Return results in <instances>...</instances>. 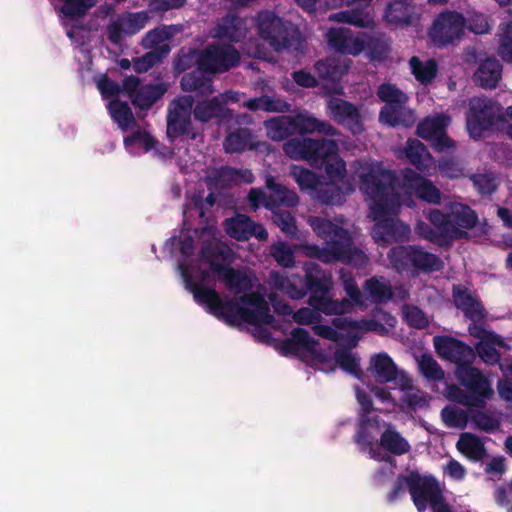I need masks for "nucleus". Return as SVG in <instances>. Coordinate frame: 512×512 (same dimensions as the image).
<instances>
[{
	"instance_id": "obj_60",
	"label": "nucleus",
	"mask_w": 512,
	"mask_h": 512,
	"mask_svg": "<svg viewBox=\"0 0 512 512\" xmlns=\"http://www.w3.org/2000/svg\"><path fill=\"white\" fill-rule=\"evenodd\" d=\"M414 192L416 197L424 202L434 205L441 203L442 193L429 179L419 183Z\"/></svg>"
},
{
	"instance_id": "obj_37",
	"label": "nucleus",
	"mask_w": 512,
	"mask_h": 512,
	"mask_svg": "<svg viewBox=\"0 0 512 512\" xmlns=\"http://www.w3.org/2000/svg\"><path fill=\"white\" fill-rule=\"evenodd\" d=\"M370 370L378 383L385 384L396 380L398 369L387 353H379L371 358Z\"/></svg>"
},
{
	"instance_id": "obj_13",
	"label": "nucleus",
	"mask_w": 512,
	"mask_h": 512,
	"mask_svg": "<svg viewBox=\"0 0 512 512\" xmlns=\"http://www.w3.org/2000/svg\"><path fill=\"white\" fill-rule=\"evenodd\" d=\"M433 344L438 356L454 363L456 368L473 364L476 359L474 348L455 337L448 335L435 336Z\"/></svg>"
},
{
	"instance_id": "obj_16",
	"label": "nucleus",
	"mask_w": 512,
	"mask_h": 512,
	"mask_svg": "<svg viewBox=\"0 0 512 512\" xmlns=\"http://www.w3.org/2000/svg\"><path fill=\"white\" fill-rule=\"evenodd\" d=\"M305 256L320 260L324 263L343 262L346 264L362 263L365 254L362 250L349 251L333 244H326L325 247H319L316 244H305L302 246Z\"/></svg>"
},
{
	"instance_id": "obj_14",
	"label": "nucleus",
	"mask_w": 512,
	"mask_h": 512,
	"mask_svg": "<svg viewBox=\"0 0 512 512\" xmlns=\"http://www.w3.org/2000/svg\"><path fill=\"white\" fill-rule=\"evenodd\" d=\"M400 205L401 203L395 204L381 215L370 211V217L375 221L372 229L375 239L389 243L397 241L409 232V226L395 217L399 212Z\"/></svg>"
},
{
	"instance_id": "obj_29",
	"label": "nucleus",
	"mask_w": 512,
	"mask_h": 512,
	"mask_svg": "<svg viewBox=\"0 0 512 512\" xmlns=\"http://www.w3.org/2000/svg\"><path fill=\"white\" fill-rule=\"evenodd\" d=\"M181 89L185 92H195L197 95L207 96L213 93V81L208 71L202 70L198 65L196 69L184 74L180 81Z\"/></svg>"
},
{
	"instance_id": "obj_42",
	"label": "nucleus",
	"mask_w": 512,
	"mask_h": 512,
	"mask_svg": "<svg viewBox=\"0 0 512 512\" xmlns=\"http://www.w3.org/2000/svg\"><path fill=\"white\" fill-rule=\"evenodd\" d=\"M363 290L367 298L375 304L385 303L393 297L392 287L383 277L367 279Z\"/></svg>"
},
{
	"instance_id": "obj_25",
	"label": "nucleus",
	"mask_w": 512,
	"mask_h": 512,
	"mask_svg": "<svg viewBox=\"0 0 512 512\" xmlns=\"http://www.w3.org/2000/svg\"><path fill=\"white\" fill-rule=\"evenodd\" d=\"M385 20L389 24L407 27L419 21V14L412 0H392L385 9Z\"/></svg>"
},
{
	"instance_id": "obj_3",
	"label": "nucleus",
	"mask_w": 512,
	"mask_h": 512,
	"mask_svg": "<svg viewBox=\"0 0 512 512\" xmlns=\"http://www.w3.org/2000/svg\"><path fill=\"white\" fill-rule=\"evenodd\" d=\"M255 26L260 38L274 51H303V39L298 27L277 16L273 11H259L255 17Z\"/></svg>"
},
{
	"instance_id": "obj_27",
	"label": "nucleus",
	"mask_w": 512,
	"mask_h": 512,
	"mask_svg": "<svg viewBox=\"0 0 512 512\" xmlns=\"http://www.w3.org/2000/svg\"><path fill=\"white\" fill-rule=\"evenodd\" d=\"M192 112L195 120L202 123H208L213 119L230 120L233 116L232 110L217 97L197 102Z\"/></svg>"
},
{
	"instance_id": "obj_64",
	"label": "nucleus",
	"mask_w": 512,
	"mask_h": 512,
	"mask_svg": "<svg viewBox=\"0 0 512 512\" xmlns=\"http://www.w3.org/2000/svg\"><path fill=\"white\" fill-rule=\"evenodd\" d=\"M498 53L504 61L512 63V20L502 29Z\"/></svg>"
},
{
	"instance_id": "obj_23",
	"label": "nucleus",
	"mask_w": 512,
	"mask_h": 512,
	"mask_svg": "<svg viewBox=\"0 0 512 512\" xmlns=\"http://www.w3.org/2000/svg\"><path fill=\"white\" fill-rule=\"evenodd\" d=\"M303 115H280L264 121L267 137L273 141H282L295 134L303 135Z\"/></svg>"
},
{
	"instance_id": "obj_9",
	"label": "nucleus",
	"mask_w": 512,
	"mask_h": 512,
	"mask_svg": "<svg viewBox=\"0 0 512 512\" xmlns=\"http://www.w3.org/2000/svg\"><path fill=\"white\" fill-rule=\"evenodd\" d=\"M240 61L241 54L232 44L211 43L200 50L196 65L209 75H217L238 67Z\"/></svg>"
},
{
	"instance_id": "obj_36",
	"label": "nucleus",
	"mask_w": 512,
	"mask_h": 512,
	"mask_svg": "<svg viewBox=\"0 0 512 512\" xmlns=\"http://www.w3.org/2000/svg\"><path fill=\"white\" fill-rule=\"evenodd\" d=\"M496 346L501 348H509L508 344L503 340L500 335H496V339H488L486 341H479L475 345L476 356L478 355L480 359L487 365H496L499 366L503 363H511L512 361L501 360L500 352L496 349Z\"/></svg>"
},
{
	"instance_id": "obj_48",
	"label": "nucleus",
	"mask_w": 512,
	"mask_h": 512,
	"mask_svg": "<svg viewBox=\"0 0 512 512\" xmlns=\"http://www.w3.org/2000/svg\"><path fill=\"white\" fill-rule=\"evenodd\" d=\"M332 325L339 330H346L349 334L352 331H378L384 329L383 325L374 319L354 320L349 317H335Z\"/></svg>"
},
{
	"instance_id": "obj_57",
	"label": "nucleus",
	"mask_w": 512,
	"mask_h": 512,
	"mask_svg": "<svg viewBox=\"0 0 512 512\" xmlns=\"http://www.w3.org/2000/svg\"><path fill=\"white\" fill-rule=\"evenodd\" d=\"M377 96L385 105L389 104H405L408 96L400 90L396 85L391 83H383L378 87Z\"/></svg>"
},
{
	"instance_id": "obj_34",
	"label": "nucleus",
	"mask_w": 512,
	"mask_h": 512,
	"mask_svg": "<svg viewBox=\"0 0 512 512\" xmlns=\"http://www.w3.org/2000/svg\"><path fill=\"white\" fill-rule=\"evenodd\" d=\"M247 34L246 22L238 15H227L217 26L216 36L233 43H238L245 39Z\"/></svg>"
},
{
	"instance_id": "obj_12",
	"label": "nucleus",
	"mask_w": 512,
	"mask_h": 512,
	"mask_svg": "<svg viewBox=\"0 0 512 512\" xmlns=\"http://www.w3.org/2000/svg\"><path fill=\"white\" fill-rule=\"evenodd\" d=\"M194 100L191 96H183L171 102L167 114V137L174 142L181 136L195 140L198 133L193 130L191 114Z\"/></svg>"
},
{
	"instance_id": "obj_20",
	"label": "nucleus",
	"mask_w": 512,
	"mask_h": 512,
	"mask_svg": "<svg viewBox=\"0 0 512 512\" xmlns=\"http://www.w3.org/2000/svg\"><path fill=\"white\" fill-rule=\"evenodd\" d=\"M147 21L146 12H127L118 16L107 26V38L112 44H119L124 36H132L141 31Z\"/></svg>"
},
{
	"instance_id": "obj_6",
	"label": "nucleus",
	"mask_w": 512,
	"mask_h": 512,
	"mask_svg": "<svg viewBox=\"0 0 512 512\" xmlns=\"http://www.w3.org/2000/svg\"><path fill=\"white\" fill-rule=\"evenodd\" d=\"M392 267L399 273L413 274L438 272L443 269L442 259L416 245L392 247L388 253Z\"/></svg>"
},
{
	"instance_id": "obj_17",
	"label": "nucleus",
	"mask_w": 512,
	"mask_h": 512,
	"mask_svg": "<svg viewBox=\"0 0 512 512\" xmlns=\"http://www.w3.org/2000/svg\"><path fill=\"white\" fill-rule=\"evenodd\" d=\"M308 224L326 244H333L349 251L360 250L353 246V240L348 230L331 220L319 216H310Z\"/></svg>"
},
{
	"instance_id": "obj_46",
	"label": "nucleus",
	"mask_w": 512,
	"mask_h": 512,
	"mask_svg": "<svg viewBox=\"0 0 512 512\" xmlns=\"http://www.w3.org/2000/svg\"><path fill=\"white\" fill-rule=\"evenodd\" d=\"M174 29L172 26L161 25L150 31H148L142 39V46L144 48H155L162 44L160 51L164 54H168L170 48L167 44H163L165 41L170 40L173 37Z\"/></svg>"
},
{
	"instance_id": "obj_61",
	"label": "nucleus",
	"mask_w": 512,
	"mask_h": 512,
	"mask_svg": "<svg viewBox=\"0 0 512 512\" xmlns=\"http://www.w3.org/2000/svg\"><path fill=\"white\" fill-rule=\"evenodd\" d=\"M334 356L336 363L341 369L355 376L360 374L359 359L348 349H338Z\"/></svg>"
},
{
	"instance_id": "obj_1",
	"label": "nucleus",
	"mask_w": 512,
	"mask_h": 512,
	"mask_svg": "<svg viewBox=\"0 0 512 512\" xmlns=\"http://www.w3.org/2000/svg\"><path fill=\"white\" fill-rule=\"evenodd\" d=\"M183 274L186 287L193 293L195 301L205 305L209 313L227 324L247 323L257 326L274 322V316L264 296L257 291H252L253 278L247 271L228 266L218 274L226 289L235 295V297L223 298L214 288L193 283L187 269Z\"/></svg>"
},
{
	"instance_id": "obj_51",
	"label": "nucleus",
	"mask_w": 512,
	"mask_h": 512,
	"mask_svg": "<svg viewBox=\"0 0 512 512\" xmlns=\"http://www.w3.org/2000/svg\"><path fill=\"white\" fill-rule=\"evenodd\" d=\"M365 50L368 51L371 59L382 60L387 56L390 50L389 39H387L384 34L373 36L365 34Z\"/></svg>"
},
{
	"instance_id": "obj_47",
	"label": "nucleus",
	"mask_w": 512,
	"mask_h": 512,
	"mask_svg": "<svg viewBox=\"0 0 512 512\" xmlns=\"http://www.w3.org/2000/svg\"><path fill=\"white\" fill-rule=\"evenodd\" d=\"M409 65L412 74L421 84H430L437 75L438 65L434 59L423 62L417 56H413L409 60Z\"/></svg>"
},
{
	"instance_id": "obj_2",
	"label": "nucleus",
	"mask_w": 512,
	"mask_h": 512,
	"mask_svg": "<svg viewBox=\"0 0 512 512\" xmlns=\"http://www.w3.org/2000/svg\"><path fill=\"white\" fill-rule=\"evenodd\" d=\"M397 178L391 170L380 163H372L362 168L359 174V190L369 200L370 211L378 215L400 204V194L396 188Z\"/></svg>"
},
{
	"instance_id": "obj_50",
	"label": "nucleus",
	"mask_w": 512,
	"mask_h": 512,
	"mask_svg": "<svg viewBox=\"0 0 512 512\" xmlns=\"http://www.w3.org/2000/svg\"><path fill=\"white\" fill-rule=\"evenodd\" d=\"M291 175L301 190H309L310 194L314 192L323 176L298 165L291 166Z\"/></svg>"
},
{
	"instance_id": "obj_62",
	"label": "nucleus",
	"mask_w": 512,
	"mask_h": 512,
	"mask_svg": "<svg viewBox=\"0 0 512 512\" xmlns=\"http://www.w3.org/2000/svg\"><path fill=\"white\" fill-rule=\"evenodd\" d=\"M471 420L478 430L486 433H493L500 428V421L485 411L474 412Z\"/></svg>"
},
{
	"instance_id": "obj_43",
	"label": "nucleus",
	"mask_w": 512,
	"mask_h": 512,
	"mask_svg": "<svg viewBox=\"0 0 512 512\" xmlns=\"http://www.w3.org/2000/svg\"><path fill=\"white\" fill-rule=\"evenodd\" d=\"M457 449L473 462H479L487 455L484 443L472 433H463L460 436Z\"/></svg>"
},
{
	"instance_id": "obj_32",
	"label": "nucleus",
	"mask_w": 512,
	"mask_h": 512,
	"mask_svg": "<svg viewBox=\"0 0 512 512\" xmlns=\"http://www.w3.org/2000/svg\"><path fill=\"white\" fill-rule=\"evenodd\" d=\"M318 342L310 336V333L304 328H294L291 336L284 339L280 344V352L284 356L296 355L303 349L312 352Z\"/></svg>"
},
{
	"instance_id": "obj_40",
	"label": "nucleus",
	"mask_w": 512,
	"mask_h": 512,
	"mask_svg": "<svg viewBox=\"0 0 512 512\" xmlns=\"http://www.w3.org/2000/svg\"><path fill=\"white\" fill-rule=\"evenodd\" d=\"M379 119L391 127L398 125L408 127L414 122L413 114L405 109V104L384 105L380 110Z\"/></svg>"
},
{
	"instance_id": "obj_59",
	"label": "nucleus",
	"mask_w": 512,
	"mask_h": 512,
	"mask_svg": "<svg viewBox=\"0 0 512 512\" xmlns=\"http://www.w3.org/2000/svg\"><path fill=\"white\" fill-rule=\"evenodd\" d=\"M418 364L420 372L425 378L433 381H441L444 378L443 369L430 354H423Z\"/></svg>"
},
{
	"instance_id": "obj_55",
	"label": "nucleus",
	"mask_w": 512,
	"mask_h": 512,
	"mask_svg": "<svg viewBox=\"0 0 512 512\" xmlns=\"http://www.w3.org/2000/svg\"><path fill=\"white\" fill-rule=\"evenodd\" d=\"M270 255L282 267L292 268L295 265V254L286 242L278 241L270 247Z\"/></svg>"
},
{
	"instance_id": "obj_45",
	"label": "nucleus",
	"mask_w": 512,
	"mask_h": 512,
	"mask_svg": "<svg viewBox=\"0 0 512 512\" xmlns=\"http://www.w3.org/2000/svg\"><path fill=\"white\" fill-rule=\"evenodd\" d=\"M339 147L337 146L335 154H331L327 156L323 160H319V162L315 163V167H323L324 171L328 177V181H335L337 183L343 182L346 177V163L339 156Z\"/></svg>"
},
{
	"instance_id": "obj_19",
	"label": "nucleus",
	"mask_w": 512,
	"mask_h": 512,
	"mask_svg": "<svg viewBox=\"0 0 512 512\" xmlns=\"http://www.w3.org/2000/svg\"><path fill=\"white\" fill-rule=\"evenodd\" d=\"M452 297L455 307L472 322L485 321L488 312L479 296L462 284L453 285Z\"/></svg>"
},
{
	"instance_id": "obj_10",
	"label": "nucleus",
	"mask_w": 512,
	"mask_h": 512,
	"mask_svg": "<svg viewBox=\"0 0 512 512\" xmlns=\"http://www.w3.org/2000/svg\"><path fill=\"white\" fill-rule=\"evenodd\" d=\"M466 27L467 21L462 13L445 10L434 19L428 34L434 45L441 48L460 41Z\"/></svg>"
},
{
	"instance_id": "obj_41",
	"label": "nucleus",
	"mask_w": 512,
	"mask_h": 512,
	"mask_svg": "<svg viewBox=\"0 0 512 512\" xmlns=\"http://www.w3.org/2000/svg\"><path fill=\"white\" fill-rule=\"evenodd\" d=\"M409 162L419 171H427L432 164V156L427 147L418 139H409L405 147Z\"/></svg>"
},
{
	"instance_id": "obj_26",
	"label": "nucleus",
	"mask_w": 512,
	"mask_h": 512,
	"mask_svg": "<svg viewBox=\"0 0 512 512\" xmlns=\"http://www.w3.org/2000/svg\"><path fill=\"white\" fill-rule=\"evenodd\" d=\"M304 284L310 295L330 293L333 288L332 275L318 264L306 262L304 265Z\"/></svg>"
},
{
	"instance_id": "obj_18",
	"label": "nucleus",
	"mask_w": 512,
	"mask_h": 512,
	"mask_svg": "<svg viewBox=\"0 0 512 512\" xmlns=\"http://www.w3.org/2000/svg\"><path fill=\"white\" fill-rule=\"evenodd\" d=\"M223 147L226 153H243L246 151H255L268 154L270 144L266 141H260L249 128H236L226 135L223 141Z\"/></svg>"
},
{
	"instance_id": "obj_28",
	"label": "nucleus",
	"mask_w": 512,
	"mask_h": 512,
	"mask_svg": "<svg viewBox=\"0 0 512 512\" xmlns=\"http://www.w3.org/2000/svg\"><path fill=\"white\" fill-rule=\"evenodd\" d=\"M450 222L454 232H450V242L453 240L464 239L468 236L467 231L475 227L478 222V216L474 210L467 205H461L459 208L450 212Z\"/></svg>"
},
{
	"instance_id": "obj_7",
	"label": "nucleus",
	"mask_w": 512,
	"mask_h": 512,
	"mask_svg": "<svg viewBox=\"0 0 512 512\" xmlns=\"http://www.w3.org/2000/svg\"><path fill=\"white\" fill-rule=\"evenodd\" d=\"M506 115L500 104L487 97H473L469 100L466 126L471 137L481 138L485 131L503 128Z\"/></svg>"
},
{
	"instance_id": "obj_5",
	"label": "nucleus",
	"mask_w": 512,
	"mask_h": 512,
	"mask_svg": "<svg viewBox=\"0 0 512 512\" xmlns=\"http://www.w3.org/2000/svg\"><path fill=\"white\" fill-rule=\"evenodd\" d=\"M406 488L417 512H425L428 505L437 504L443 496L439 482L432 474L421 475L419 471L411 470L407 474H400L396 478L392 490L387 495V501L395 502Z\"/></svg>"
},
{
	"instance_id": "obj_21",
	"label": "nucleus",
	"mask_w": 512,
	"mask_h": 512,
	"mask_svg": "<svg viewBox=\"0 0 512 512\" xmlns=\"http://www.w3.org/2000/svg\"><path fill=\"white\" fill-rule=\"evenodd\" d=\"M223 227L227 235L238 241H246L251 237H255L259 241L268 238L267 230L244 214H236L234 217L225 219Z\"/></svg>"
},
{
	"instance_id": "obj_38",
	"label": "nucleus",
	"mask_w": 512,
	"mask_h": 512,
	"mask_svg": "<svg viewBox=\"0 0 512 512\" xmlns=\"http://www.w3.org/2000/svg\"><path fill=\"white\" fill-rule=\"evenodd\" d=\"M166 91L167 86L164 83L143 85L133 95L131 102L140 110H148L164 96Z\"/></svg>"
},
{
	"instance_id": "obj_30",
	"label": "nucleus",
	"mask_w": 512,
	"mask_h": 512,
	"mask_svg": "<svg viewBox=\"0 0 512 512\" xmlns=\"http://www.w3.org/2000/svg\"><path fill=\"white\" fill-rule=\"evenodd\" d=\"M266 187L269 199L268 203H265L266 208L273 209L280 206L293 208L298 205V195L284 185L276 183L273 177L267 178Z\"/></svg>"
},
{
	"instance_id": "obj_35",
	"label": "nucleus",
	"mask_w": 512,
	"mask_h": 512,
	"mask_svg": "<svg viewBox=\"0 0 512 512\" xmlns=\"http://www.w3.org/2000/svg\"><path fill=\"white\" fill-rule=\"evenodd\" d=\"M311 197L322 205H341L345 201V194L339 183L321 178Z\"/></svg>"
},
{
	"instance_id": "obj_22",
	"label": "nucleus",
	"mask_w": 512,
	"mask_h": 512,
	"mask_svg": "<svg viewBox=\"0 0 512 512\" xmlns=\"http://www.w3.org/2000/svg\"><path fill=\"white\" fill-rule=\"evenodd\" d=\"M327 40L331 48L341 54L356 56L365 50V34L355 35L349 28H331Z\"/></svg>"
},
{
	"instance_id": "obj_33",
	"label": "nucleus",
	"mask_w": 512,
	"mask_h": 512,
	"mask_svg": "<svg viewBox=\"0 0 512 512\" xmlns=\"http://www.w3.org/2000/svg\"><path fill=\"white\" fill-rule=\"evenodd\" d=\"M502 74V64L496 58L483 60L475 74L474 81L482 88L493 89L498 85Z\"/></svg>"
},
{
	"instance_id": "obj_56",
	"label": "nucleus",
	"mask_w": 512,
	"mask_h": 512,
	"mask_svg": "<svg viewBox=\"0 0 512 512\" xmlns=\"http://www.w3.org/2000/svg\"><path fill=\"white\" fill-rule=\"evenodd\" d=\"M303 126V135L304 134H312V133H320L325 136H337L339 135L338 130L332 126L327 121H321L312 116H304L302 120Z\"/></svg>"
},
{
	"instance_id": "obj_15",
	"label": "nucleus",
	"mask_w": 512,
	"mask_h": 512,
	"mask_svg": "<svg viewBox=\"0 0 512 512\" xmlns=\"http://www.w3.org/2000/svg\"><path fill=\"white\" fill-rule=\"evenodd\" d=\"M327 112L331 119L353 135L360 134L364 125L357 105L342 98L333 97L327 101Z\"/></svg>"
},
{
	"instance_id": "obj_24",
	"label": "nucleus",
	"mask_w": 512,
	"mask_h": 512,
	"mask_svg": "<svg viewBox=\"0 0 512 512\" xmlns=\"http://www.w3.org/2000/svg\"><path fill=\"white\" fill-rule=\"evenodd\" d=\"M202 258L209 264L210 270L220 274L223 269L230 266L233 259L231 248L219 241H207L201 247Z\"/></svg>"
},
{
	"instance_id": "obj_53",
	"label": "nucleus",
	"mask_w": 512,
	"mask_h": 512,
	"mask_svg": "<svg viewBox=\"0 0 512 512\" xmlns=\"http://www.w3.org/2000/svg\"><path fill=\"white\" fill-rule=\"evenodd\" d=\"M427 218L438 233L450 244V232H454L450 222V213H443L438 209H430Z\"/></svg>"
},
{
	"instance_id": "obj_11",
	"label": "nucleus",
	"mask_w": 512,
	"mask_h": 512,
	"mask_svg": "<svg viewBox=\"0 0 512 512\" xmlns=\"http://www.w3.org/2000/svg\"><path fill=\"white\" fill-rule=\"evenodd\" d=\"M455 376L459 383L464 386L468 395L460 389H457L455 399L457 402L468 405L470 401L483 402V399H489L493 393L488 379L473 364L455 369Z\"/></svg>"
},
{
	"instance_id": "obj_54",
	"label": "nucleus",
	"mask_w": 512,
	"mask_h": 512,
	"mask_svg": "<svg viewBox=\"0 0 512 512\" xmlns=\"http://www.w3.org/2000/svg\"><path fill=\"white\" fill-rule=\"evenodd\" d=\"M441 417L447 427L464 429L467 426L468 413L457 406H446L441 411Z\"/></svg>"
},
{
	"instance_id": "obj_8",
	"label": "nucleus",
	"mask_w": 512,
	"mask_h": 512,
	"mask_svg": "<svg viewBox=\"0 0 512 512\" xmlns=\"http://www.w3.org/2000/svg\"><path fill=\"white\" fill-rule=\"evenodd\" d=\"M336 148L335 140L313 139L303 137V135L288 139L282 147L284 154L290 159L307 161L311 166H314L319 160L335 154Z\"/></svg>"
},
{
	"instance_id": "obj_44",
	"label": "nucleus",
	"mask_w": 512,
	"mask_h": 512,
	"mask_svg": "<svg viewBox=\"0 0 512 512\" xmlns=\"http://www.w3.org/2000/svg\"><path fill=\"white\" fill-rule=\"evenodd\" d=\"M108 110L111 118L118 124L119 128L126 132L136 125V119L127 102L119 99H113L108 104Z\"/></svg>"
},
{
	"instance_id": "obj_49",
	"label": "nucleus",
	"mask_w": 512,
	"mask_h": 512,
	"mask_svg": "<svg viewBox=\"0 0 512 512\" xmlns=\"http://www.w3.org/2000/svg\"><path fill=\"white\" fill-rule=\"evenodd\" d=\"M446 126L447 123L444 116L428 117L417 125L416 134L420 138L430 142L435 136L441 133V131L445 130Z\"/></svg>"
},
{
	"instance_id": "obj_52",
	"label": "nucleus",
	"mask_w": 512,
	"mask_h": 512,
	"mask_svg": "<svg viewBox=\"0 0 512 512\" xmlns=\"http://www.w3.org/2000/svg\"><path fill=\"white\" fill-rule=\"evenodd\" d=\"M61 13L69 19L84 17L96 5V0H61Z\"/></svg>"
},
{
	"instance_id": "obj_4",
	"label": "nucleus",
	"mask_w": 512,
	"mask_h": 512,
	"mask_svg": "<svg viewBox=\"0 0 512 512\" xmlns=\"http://www.w3.org/2000/svg\"><path fill=\"white\" fill-rule=\"evenodd\" d=\"M406 488L417 512H425L428 505L437 504L443 496L439 482L432 474L421 475L419 471L411 470L407 474H400L396 478L392 490L387 495V501L395 502Z\"/></svg>"
},
{
	"instance_id": "obj_39",
	"label": "nucleus",
	"mask_w": 512,
	"mask_h": 512,
	"mask_svg": "<svg viewBox=\"0 0 512 512\" xmlns=\"http://www.w3.org/2000/svg\"><path fill=\"white\" fill-rule=\"evenodd\" d=\"M379 444L385 451L395 456L405 455L411 450L408 440L390 424L382 432Z\"/></svg>"
},
{
	"instance_id": "obj_58",
	"label": "nucleus",
	"mask_w": 512,
	"mask_h": 512,
	"mask_svg": "<svg viewBox=\"0 0 512 512\" xmlns=\"http://www.w3.org/2000/svg\"><path fill=\"white\" fill-rule=\"evenodd\" d=\"M314 68L319 78L324 80L334 81L342 75L340 64L333 58L318 60Z\"/></svg>"
},
{
	"instance_id": "obj_63",
	"label": "nucleus",
	"mask_w": 512,
	"mask_h": 512,
	"mask_svg": "<svg viewBox=\"0 0 512 512\" xmlns=\"http://www.w3.org/2000/svg\"><path fill=\"white\" fill-rule=\"evenodd\" d=\"M471 180L478 193L483 196L493 194L498 187L496 177L491 173L475 174Z\"/></svg>"
},
{
	"instance_id": "obj_31",
	"label": "nucleus",
	"mask_w": 512,
	"mask_h": 512,
	"mask_svg": "<svg viewBox=\"0 0 512 512\" xmlns=\"http://www.w3.org/2000/svg\"><path fill=\"white\" fill-rule=\"evenodd\" d=\"M308 304L317 312L325 315H343L350 312L353 303L349 299H332L329 293L310 295Z\"/></svg>"
}]
</instances>
